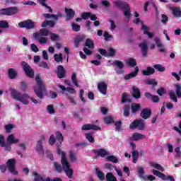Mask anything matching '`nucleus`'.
Masks as SVG:
<instances>
[{
  "label": "nucleus",
  "mask_w": 181,
  "mask_h": 181,
  "mask_svg": "<svg viewBox=\"0 0 181 181\" xmlns=\"http://www.w3.org/2000/svg\"><path fill=\"white\" fill-rule=\"evenodd\" d=\"M57 153L58 155L62 156V160L61 162L62 163V166L59 164L57 162L54 163V168L57 172H59V173L63 172H65L66 176L69 177V179H71L73 177V169L70 168V163H69V161H67V159L66 158V153L64 151H62L59 147L57 148Z\"/></svg>",
  "instance_id": "nucleus-1"
},
{
  "label": "nucleus",
  "mask_w": 181,
  "mask_h": 181,
  "mask_svg": "<svg viewBox=\"0 0 181 181\" xmlns=\"http://www.w3.org/2000/svg\"><path fill=\"white\" fill-rule=\"evenodd\" d=\"M43 16L45 19H54L53 21H44L41 26L42 28H46V26H49V28H54V25L59 21V18H62L63 14L58 13L57 14H49V13H44Z\"/></svg>",
  "instance_id": "nucleus-2"
},
{
  "label": "nucleus",
  "mask_w": 181,
  "mask_h": 181,
  "mask_svg": "<svg viewBox=\"0 0 181 181\" xmlns=\"http://www.w3.org/2000/svg\"><path fill=\"white\" fill-rule=\"evenodd\" d=\"M11 97H13L14 100L20 101V103H22L24 105H28L29 104L28 100L30 98V96H29L28 93L22 94L21 93L16 91L15 89H11Z\"/></svg>",
  "instance_id": "nucleus-3"
},
{
  "label": "nucleus",
  "mask_w": 181,
  "mask_h": 181,
  "mask_svg": "<svg viewBox=\"0 0 181 181\" xmlns=\"http://www.w3.org/2000/svg\"><path fill=\"white\" fill-rule=\"evenodd\" d=\"M35 81L37 83V87H34V92L36 94L37 97L42 100L43 98V93H45L46 87L45 86V83L42 82V79L39 76H37L35 77Z\"/></svg>",
  "instance_id": "nucleus-4"
},
{
  "label": "nucleus",
  "mask_w": 181,
  "mask_h": 181,
  "mask_svg": "<svg viewBox=\"0 0 181 181\" xmlns=\"http://www.w3.org/2000/svg\"><path fill=\"white\" fill-rule=\"evenodd\" d=\"M93 49H94V42L90 39H87L85 42V47L83 52L88 56H90L93 53Z\"/></svg>",
  "instance_id": "nucleus-5"
},
{
  "label": "nucleus",
  "mask_w": 181,
  "mask_h": 181,
  "mask_svg": "<svg viewBox=\"0 0 181 181\" xmlns=\"http://www.w3.org/2000/svg\"><path fill=\"white\" fill-rule=\"evenodd\" d=\"M130 129H138L140 131L145 129V122L142 119H136L130 124Z\"/></svg>",
  "instance_id": "nucleus-6"
},
{
  "label": "nucleus",
  "mask_w": 181,
  "mask_h": 181,
  "mask_svg": "<svg viewBox=\"0 0 181 181\" xmlns=\"http://www.w3.org/2000/svg\"><path fill=\"white\" fill-rule=\"evenodd\" d=\"M21 66L23 69L24 70L26 76L30 77V78H33V76H35V72H33V69L28 64V63L25 62H21Z\"/></svg>",
  "instance_id": "nucleus-7"
},
{
  "label": "nucleus",
  "mask_w": 181,
  "mask_h": 181,
  "mask_svg": "<svg viewBox=\"0 0 181 181\" xmlns=\"http://www.w3.org/2000/svg\"><path fill=\"white\" fill-rule=\"evenodd\" d=\"M152 172H153V174L155 175V176H158V177H160V179H162V180L175 181V177H173V176L172 175L166 176V175L160 173L157 170H153Z\"/></svg>",
  "instance_id": "nucleus-8"
},
{
  "label": "nucleus",
  "mask_w": 181,
  "mask_h": 181,
  "mask_svg": "<svg viewBox=\"0 0 181 181\" xmlns=\"http://www.w3.org/2000/svg\"><path fill=\"white\" fill-rule=\"evenodd\" d=\"M16 165V159L11 158L7 161V168L9 172L13 175H18V171L15 169V166Z\"/></svg>",
  "instance_id": "nucleus-9"
},
{
  "label": "nucleus",
  "mask_w": 181,
  "mask_h": 181,
  "mask_svg": "<svg viewBox=\"0 0 181 181\" xmlns=\"http://www.w3.org/2000/svg\"><path fill=\"white\" fill-rule=\"evenodd\" d=\"M18 12H19V11L16 7L2 8L0 10V15H7L8 16H11V15L18 13Z\"/></svg>",
  "instance_id": "nucleus-10"
},
{
  "label": "nucleus",
  "mask_w": 181,
  "mask_h": 181,
  "mask_svg": "<svg viewBox=\"0 0 181 181\" xmlns=\"http://www.w3.org/2000/svg\"><path fill=\"white\" fill-rule=\"evenodd\" d=\"M112 66H115V71L117 74H124V70L122 69H124V63L119 60H116L114 61L112 63Z\"/></svg>",
  "instance_id": "nucleus-11"
},
{
  "label": "nucleus",
  "mask_w": 181,
  "mask_h": 181,
  "mask_svg": "<svg viewBox=\"0 0 181 181\" xmlns=\"http://www.w3.org/2000/svg\"><path fill=\"white\" fill-rule=\"evenodd\" d=\"M18 26L19 28H25L26 29H33L35 28V22L32 21V20H27L20 22Z\"/></svg>",
  "instance_id": "nucleus-12"
},
{
  "label": "nucleus",
  "mask_w": 181,
  "mask_h": 181,
  "mask_svg": "<svg viewBox=\"0 0 181 181\" xmlns=\"http://www.w3.org/2000/svg\"><path fill=\"white\" fill-rule=\"evenodd\" d=\"M0 146L5 148V151H8V152L12 149L11 144L5 142V137L2 134H0Z\"/></svg>",
  "instance_id": "nucleus-13"
},
{
  "label": "nucleus",
  "mask_w": 181,
  "mask_h": 181,
  "mask_svg": "<svg viewBox=\"0 0 181 181\" xmlns=\"http://www.w3.org/2000/svg\"><path fill=\"white\" fill-rule=\"evenodd\" d=\"M57 76L58 78H64L66 77V70L62 65H59L57 68Z\"/></svg>",
  "instance_id": "nucleus-14"
},
{
  "label": "nucleus",
  "mask_w": 181,
  "mask_h": 181,
  "mask_svg": "<svg viewBox=\"0 0 181 181\" xmlns=\"http://www.w3.org/2000/svg\"><path fill=\"white\" fill-rule=\"evenodd\" d=\"M146 136L144 134L140 133H134L132 136L129 137L130 141H142L145 139Z\"/></svg>",
  "instance_id": "nucleus-15"
},
{
  "label": "nucleus",
  "mask_w": 181,
  "mask_h": 181,
  "mask_svg": "<svg viewBox=\"0 0 181 181\" xmlns=\"http://www.w3.org/2000/svg\"><path fill=\"white\" fill-rule=\"evenodd\" d=\"M90 129H93L94 131H100L101 127L90 124H84L82 126V131H90Z\"/></svg>",
  "instance_id": "nucleus-16"
},
{
  "label": "nucleus",
  "mask_w": 181,
  "mask_h": 181,
  "mask_svg": "<svg viewBox=\"0 0 181 181\" xmlns=\"http://www.w3.org/2000/svg\"><path fill=\"white\" fill-rule=\"evenodd\" d=\"M107 83H105V82H100L98 84V90L101 93V94H103V95H107Z\"/></svg>",
  "instance_id": "nucleus-17"
},
{
  "label": "nucleus",
  "mask_w": 181,
  "mask_h": 181,
  "mask_svg": "<svg viewBox=\"0 0 181 181\" xmlns=\"http://www.w3.org/2000/svg\"><path fill=\"white\" fill-rule=\"evenodd\" d=\"M35 151L41 156H45V149L43 148V144L40 143V141H37Z\"/></svg>",
  "instance_id": "nucleus-18"
},
{
  "label": "nucleus",
  "mask_w": 181,
  "mask_h": 181,
  "mask_svg": "<svg viewBox=\"0 0 181 181\" xmlns=\"http://www.w3.org/2000/svg\"><path fill=\"white\" fill-rule=\"evenodd\" d=\"M93 153L96 155V156H101V158H105L107 155H110L108 151L105 149H98V150H93Z\"/></svg>",
  "instance_id": "nucleus-19"
},
{
  "label": "nucleus",
  "mask_w": 181,
  "mask_h": 181,
  "mask_svg": "<svg viewBox=\"0 0 181 181\" xmlns=\"http://www.w3.org/2000/svg\"><path fill=\"white\" fill-rule=\"evenodd\" d=\"M141 30H143L144 35H146L149 39H152L153 37V33H149V27L144 25L143 23H141Z\"/></svg>",
  "instance_id": "nucleus-20"
},
{
  "label": "nucleus",
  "mask_w": 181,
  "mask_h": 181,
  "mask_svg": "<svg viewBox=\"0 0 181 181\" xmlns=\"http://www.w3.org/2000/svg\"><path fill=\"white\" fill-rule=\"evenodd\" d=\"M138 73H139V68L136 66L134 71L124 76V80H129L131 78H134V77H136V76H138Z\"/></svg>",
  "instance_id": "nucleus-21"
},
{
  "label": "nucleus",
  "mask_w": 181,
  "mask_h": 181,
  "mask_svg": "<svg viewBox=\"0 0 181 181\" xmlns=\"http://www.w3.org/2000/svg\"><path fill=\"white\" fill-rule=\"evenodd\" d=\"M50 35V32L46 28H41L39 33L34 34V37H40V36H48Z\"/></svg>",
  "instance_id": "nucleus-22"
},
{
  "label": "nucleus",
  "mask_w": 181,
  "mask_h": 181,
  "mask_svg": "<svg viewBox=\"0 0 181 181\" xmlns=\"http://www.w3.org/2000/svg\"><path fill=\"white\" fill-rule=\"evenodd\" d=\"M155 42L157 47L159 49V52L160 53H165L166 52V49H165V47H163V44L160 42V39L159 37H156L155 38Z\"/></svg>",
  "instance_id": "nucleus-23"
},
{
  "label": "nucleus",
  "mask_w": 181,
  "mask_h": 181,
  "mask_svg": "<svg viewBox=\"0 0 181 181\" xmlns=\"http://www.w3.org/2000/svg\"><path fill=\"white\" fill-rule=\"evenodd\" d=\"M151 114H152V112L151 111V109L146 108L141 111V113L140 115L144 119H148V118L151 117Z\"/></svg>",
  "instance_id": "nucleus-24"
},
{
  "label": "nucleus",
  "mask_w": 181,
  "mask_h": 181,
  "mask_svg": "<svg viewBox=\"0 0 181 181\" xmlns=\"http://www.w3.org/2000/svg\"><path fill=\"white\" fill-rule=\"evenodd\" d=\"M58 87L61 88V90H62V94H64L65 91H67L68 93H69V94H76V90L71 87H68L67 88H66L64 86L62 85H58Z\"/></svg>",
  "instance_id": "nucleus-25"
},
{
  "label": "nucleus",
  "mask_w": 181,
  "mask_h": 181,
  "mask_svg": "<svg viewBox=\"0 0 181 181\" xmlns=\"http://www.w3.org/2000/svg\"><path fill=\"white\" fill-rule=\"evenodd\" d=\"M139 46L141 48L143 56L144 57H146V54H148V44H146L145 42H143Z\"/></svg>",
  "instance_id": "nucleus-26"
},
{
  "label": "nucleus",
  "mask_w": 181,
  "mask_h": 181,
  "mask_svg": "<svg viewBox=\"0 0 181 181\" xmlns=\"http://www.w3.org/2000/svg\"><path fill=\"white\" fill-rule=\"evenodd\" d=\"M65 12L66 13V21H70V19H73V18H74V15H76V13L71 8H65Z\"/></svg>",
  "instance_id": "nucleus-27"
},
{
  "label": "nucleus",
  "mask_w": 181,
  "mask_h": 181,
  "mask_svg": "<svg viewBox=\"0 0 181 181\" xmlns=\"http://www.w3.org/2000/svg\"><path fill=\"white\" fill-rule=\"evenodd\" d=\"M133 90V93H132V95L134 98H141V90H139V88H138V87L136 86H133L132 88Z\"/></svg>",
  "instance_id": "nucleus-28"
},
{
  "label": "nucleus",
  "mask_w": 181,
  "mask_h": 181,
  "mask_svg": "<svg viewBox=\"0 0 181 181\" xmlns=\"http://www.w3.org/2000/svg\"><path fill=\"white\" fill-rule=\"evenodd\" d=\"M150 166L151 168H154V169H157L158 170H160V172H164L165 171V168H163V167H162V165H160V164H159L158 163L151 162L150 163Z\"/></svg>",
  "instance_id": "nucleus-29"
},
{
  "label": "nucleus",
  "mask_w": 181,
  "mask_h": 181,
  "mask_svg": "<svg viewBox=\"0 0 181 181\" xmlns=\"http://www.w3.org/2000/svg\"><path fill=\"white\" fill-rule=\"evenodd\" d=\"M171 11H173V15L175 16V18H180L181 16V8L180 7H174L170 8Z\"/></svg>",
  "instance_id": "nucleus-30"
},
{
  "label": "nucleus",
  "mask_w": 181,
  "mask_h": 181,
  "mask_svg": "<svg viewBox=\"0 0 181 181\" xmlns=\"http://www.w3.org/2000/svg\"><path fill=\"white\" fill-rule=\"evenodd\" d=\"M7 142L8 144H18V142H19V139L15 138L14 134H10L7 137Z\"/></svg>",
  "instance_id": "nucleus-31"
},
{
  "label": "nucleus",
  "mask_w": 181,
  "mask_h": 181,
  "mask_svg": "<svg viewBox=\"0 0 181 181\" xmlns=\"http://www.w3.org/2000/svg\"><path fill=\"white\" fill-rule=\"evenodd\" d=\"M153 73H155V69L152 67H148L147 70L142 71L144 76H151V74H153Z\"/></svg>",
  "instance_id": "nucleus-32"
},
{
  "label": "nucleus",
  "mask_w": 181,
  "mask_h": 181,
  "mask_svg": "<svg viewBox=\"0 0 181 181\" xmlns=\"http://www.w3.org/2000/svg\"><path fill=\"white\" fill-rule=\"evenodd\" d=\"M126 64L130 66V67H135L136 66V60L134 58H129L126 60Z\"/></svg>",
  "instance_id": "nucleus-33"
},
{
  "label": "nucleus",
  "mask_w": 181,
  "mask_h": 181,
  "mask_svg": "<svg viewBox=\"0 0 181 181\" xmlns=\"http://www.w3.org/2000/svg\"><path fill=\"white\" fill-rule=\"evenodd\" d=\"M95 172L99 180H104V179H105V175H104V173L100 170V169L95 168Z\"/></svg>",
  "instance_id": "nucleus-34"
},
{
  "label": "nucleus",
  "mask_w": 181,
  "mask_h": 181,
  "mask_svg": "<svg viewBox=\"0 0 181 181\" xmlns=\"http://www.w3.org/2000/svg\"><path fill=\"white\" fill-rule=\"evenodd\" d=\"M8 74L9 78H11V80H13V78H16V71H15V69H9Z\"/></svg>",
  "instance_id": "nucleus-35"
},
{
  "label": "nucleus",
  "mask_w": 181,
  "mask_h": 181,
  "mask_svg": "<svg viewBox=\"0 0 181 181\" xmlns=\"http://www.w3.org/2000/svg\"><path fill=\"white\" fill-rule=\"evenodd\" d=\"M115 5L117 6V8H120L121 9H124L126 6H127L128 4L124 3L121 0H118L117 1H115Z\"/></svg>",
  "instance_id": "nucleus-36"
},
{
  "label": "nucleus",
  "mask_w": 181,
  "mask_h": 181,
  "mask_svg": "<svg viewBox=\"0 0 181 181\" xmlns=\"http://www.w3.org/2000/svg\"><path fill=\"white\" fill-rule=\"evenodd\" d=\"M54 59L57 63H63V54L59 53V54H55L54 55Z\"/></svg>",
  "instance_id": "nucleus-37"
},
{
  "label": "nucleus",
  "mask_w": 181,
  "mask_h": 181,
  "mask_svg": "<svg viewBox=\"0 0 181 181\" xmlns=\"http://www.w3.org/2000/svg\"><path fill=\"white\" fill-rule=\"evenodd\" d=\"M106 181H117V177L112 175V173H107L106 174Z\"/></svg>",
  "instance_id": "nucleus-38"
},
{
  "label": "nucleus",
  "mask_w": 181,
  "mask_h": 181,
  "mask_svg": "<svg viewBox=\"0 0 181 181\" xmlns=\"http://www.w3.org/2000/svg\"><path fill=\"white\" fill-rule=\"evenodd\" d=\"M47 0H37V2L40 4V5H42V6H45L47 9H48V11L50 12V13H53V10L50 6H47L45 2H46Z\"/></svg>",
  "instance_id": "nucleus-39"
},
{
  "label": "nucleus",
  "mask_w": 181,
  "mask_h": 181,
  "mask_svg": "<svg viewBox=\"0 0 181 181\" xmlns=\"http://www.w3.org/2000/svg\"><path fill=\"white\" fill-rule=\"evenodd\" d=\"M56 139H57V141H59L60 145H62V142H63V141H64V139L63 137V134H62V132H56Z\"/></svg>",
  "instance_id": "nucleus-40"
},
{
  "label": "nucleus",
  "mask_w": 181,
  "mask_h": 181,
  "mask_svg": "<svg viewBox=\"0 0 181 181\" xmlns=\"http://www.w3.org/2000/svg\"><path fill=\"white\" fill-rule=\"evenodd\" d=\"M131 108L133 114H135V112H136V111L141 108V105L139 103H133L131 106Z\"/></svg>",
  "instance_id": "nucleus-41"
},
{
  "label": "nucleus",
  "mask_w": 181,
  "mask_h": 181,
  "mask_svg": "<svg viewBox=\"0 0 181 181\" xmlns=\"http://www.w3.org/2000/svg\"><path fill=\"white\" fill-rule=\"evenodd\" d=\"M132 158H133V163H136L138 161V158H139V152L136 151H134L132 152Z\"/></svg>",
  "instance_id": "nucleus-42"
},
{
  "label": "nucleus",
  "mask_w": 181,
  "mask_h": 181,
  "mask_svg": "<svg viewBox=\"0 0 181 181\" xmlns=\"http://www.w3.org/2000/svg\"><path fill=\"white\" fill-rule=\"evenodd\" d=\"M175 93H176L177 97L178 98H181V86H180V85L176 84L175 86Z\"/></svg>",
  "instance_id": "nucleus-43"
},
{
  "label": "nucleus",
  "mask_w": 181,
  "mask_h": 181,
  "mask_svg": "<svg viewBox=\"0 0 181 181\" xmlns=\"http://www.w3.org/2000/svg\"><path fill=\"white\" fill-rule=\"evenodd\" d=\"M69 159L71 162H76L77 160V155L73 151H69Z\"/></svg>",
  "instance_id": "nucleus-44"
},
{
  "label": "nucleus",
  "mask_w": 181,
  "mask_h": 181,
  "mask_svg": "<svg viewBox=\"0 0 181 181\" xmlns=\"http://www.w3.org/2000/svg\"><path fill=\"white\" fill-rule=\"evenodd\" d=\"M9 24L6 21H0V29H8Z\"/></svg>",
  "instance_id": "nucleus-45"
},
{
  "label": "nucleus",
  "mask_w": 181,
  "mask_h": 181,
  "mask_svg": "<svg viewBox=\"0 0 181 181\" xmlns=\"http://www.w3.org/2000/svg\"><path fill=\"white\" fill-rule=\"evenodd\" d=\"M107 160L112 162L113 163H118V158H117L115 156H108L107 157Z\"/></svg>",
  "instance_id": "nucleus-46"
},
{
  "label": "nucleus",
  "mask_w": 181,
  "mask_h": 181,
  "mask_svg": "<svg viewBox=\"0 0 181 181\" xmlns=\"http://www.w3.org/2000/svg\"><path fill=\"white\" fill-rule=\"evenodd\" d=\"M122 9H124V16H126V18H129V16H131V13L129 12V6H128V4Z\"/></svg>",
  "instance_id": "nucleus-47"
},
{
  "label": "nucleus",
  "mask_w": 181,
  "mask_h": 181,
  "mask_svg": "<svg viewBox=\"0 0 181 181\" xmlns=\"http://www.w3.org/2000/svg\"><path fill=\"white\" fill-rule=\"evenodd\" d=\"M71 81L76 87H78V83L77 82V75L76 74V73H74L72 74Z\"/></svg>",
  "instance_id": "nucleus-48"
},
{
  "label": "nucleus",
  "mask_w": 181,
  "mask_h": 181,
  "mask_svg": "<svg viewBox=\"0 0 181 181\" xmlns=\"http://www.w3.org/2000/svg\"><path fill=\"white\" fill-rule=\"evenodd\" d=\"M35 39H37L39 43H40V45H45L46 43H47V38L45 37H41L40 36L39 37H35Z\"/></svg>",
  "instance_id": "nucleus-49"
},
{
  "label": "nucleus",
  "mask_w": 181,
  "mask_h": 181,
  "mask_svg": "<svg viewBox=\"0 0 181 181\" xmlns=\"http://www.w3.org/2000/svg\"><path fill=\"white\" fill-rule=\"evenodd\" d=\"M138 174H139V177H140V179H144V177H145V170H144V168H139L138 169Z\"/></svg>",
  "instance_id": "nucleus-50"
},
{
  "label": "nucleus",
  "mask_w": 181,
  "mask_h": 181,
  "mask_svg": "<svg viewBox=\"0 0 181 181\" xmlns=\"http://www.w3.org/2000/svg\"><path fill=\"white\" fill-rule=\"evenodd\" d=\"M170 98L174 101L175 103H177V98H176V94L173 91L170 90L169 92Z\"/></svg>",
  "instance_id": "nucleus-51"
},
{
  "label": "nucleus",
  "mask_w": 181,
  "mask_h": 181,
  "mask_svg": "<svg viewBox=\"0 0 181 181\" xmlns=\"http://www.w3.org/2000/svg\"><path fill=\"white\" fill-rule=\"evenodd\" d=\"M20 90H21V91H26V90H28V84L26 82L22 81L21 83Z\"/></svg>",
  "instance_id": "nucleus-52"
},
{
  "label": "nucleus",
  "mask_w": 181,
  "mask_h": 181,
  "mask_svg": "<svg viewBox=\"0 0 181 181\" xmlns=\"http://www.w3.org/2000/svg\"><path fill=\"white\" fill-rule=\"evenodd\" d=\"M5 128V131L7 133L11 132V131H12V129H13V124H8L4 126Z\"/></svg>",
  "instance_id": "nucleus-53"
},
{
  "label": "nucleus",
  "mask_w": 181,
  "mask_h": 181,
  "mask_svg": "<svg viewBox=\"0 0 181 181\" xmlns=\"http://www.w3.org/2000/svg\"><path fill=\"white\" fill-rule=\"evenodd\" d=\"M84 36H80L75 40V46L76 47H78V45H80L81 42H83L84 40Z\"/></svg>",
  "instance_id": "nucleus-54"
},
{
  "label": "nucleus",
  "mask_w": 181,
  "mask_h": 181,
  "mask_svg": "<svg viewBox=\"0 0 181 181\" xmlns=\"http://www.w3.org/2000/svg\"><path fill=\"white\" fill-rule=\"evenodd\" d=\"M104 121L105 124H111L114 122V118H112L111 116H107L105 117Z\"/></svg>",
  "instance_id": "nucleus-55"
},
{
  "label": "nucleus",
  "mask_w": 181,
  "mask_h": 181,
  "mask_svg": "<svg viewBox=\"0 0 181 181\" xmlns=\"http://www.w3.org/2000/svg\"><path fill=\"white\" fill-rule=\"evenodd\" d=\"M109 22L110 23V30L112 32L115 30V29L117 28V25H115V22L113 20H109Z\"/></svg>",
  "instance_id": "nucleus-56"
},
{
  "label": "nucleus",
  "mask_w": 181,
  "mask_h": 181,
  "mask_svg": "<svg viewBox=\"0 0 181 181\" xmlns=\"http://www.w3.org/2000/svg\"><path fill=\"white\" fill-rule=\"evenodd\" d=\"M154 69H156V70H158V71H160V72L165 71V67L161 64L154 65Z\"/></svg>",
  "instance_id": "nucleus-57"
},
{
  "label": "nucleus",
  "mask_w": 181,
  "mask_h": 181,
  "mask_svg": "<svg viewBox=\"0 0 181 181\" xmlns=\"http://www.w3.org/2000/svg\"><path fill=\"white\" fill-rule=\"evenodd\" d=\"M129 96L127 95V93H123L122 98V103L124 104V103H127V101H129Z\"/></svg>",
  "instance_id": "nucleus-58"
},
{
  "label": "nucleus",
  "mask_w": 181,
  "mask_h": 181,
  "mask_svg": "<svg viewBox=\"0 0 181 181\" xmlns=\"http://www.w3.org/2000/svg\"><path fill=\"white\" fill-rule=\"evenodd\" d=\"M47 110L49 114H54V107L52 105H47Z\"/></svg>",
  "instance_id": "nucleus-59"
},
{
  "label": "nucleus",
  "mask_w": 181,
  "mask_h": 181,
  "mask_svg": "<svg viewBox=\"0 0 181 181\" xmlns=\"http://www.w3.org/2000/svg\"><path fill=\"white\" fill-rule=\"evenodd\" d=\"M86 138L91 143L94 142V138L93 137V134L91 133L86 134Z\"/></svg>",
  "instance_id": "nucleus-60"
},
{
  "label": "nucleus",
  "mask_w": 181,
  "mask_h": 181,
  "mask_svg": "<svg viewBox=\"0 0 181 181\" xmlns=\"http://www.w3.org/2000/svg\"><path fill=\"white\" fill-rule=\"evenodd\" d=\"M144 180H156V177L153 175H145L143 177Z\"/></svg>",
  "instance_id": "nucleus-61"
},
{
  "label": "nucleus",
  "mask_w": 181,
  "mask_h": 181,
  "mask_svg": "<svg viewBox=\"0 0 181 181\" xmlns=\"http://www.w3.org/2000/svg\"><path fill=\"white\" fill-rule=\"evenodd\" d=\"M103 36H104L105 40H107V41L111 40V39H112V35H110L108 32H105Z\"/></svg>",
  "instance_id": "nucleus-62"
},
{
  "label": "nucleus",
  "mask_w": 181,
  "mask_h": 181,
  "mask_svg": "<svg viewBox=\"0 0 181 181\" xmlns=\"http://www.w3.org/2000/svg\"><path fill=\"white\" fill-rule=\"evenodd\" d=\"M49 35L51 36V40H53V41L59 40V35H57V34L49 33Z\"/></svg>",
  "instance_id": "nucleus-63"
},
{
  "label": "nucleus",
  "mask_w": 181,
  "mask_h": 181,
  "mask_svg": "<svg viewBox=\"0 0 181 181\" xmlns=\"http://www.w3.org/2000/svg\"><path fill=\"white\" fill-rule=\"evenodd\" d=\"M49 145H54V142H56V139L54 138V135L52 134L48 141Z\"/></svg>",
  "instance_id": "nucleus-64"
}]
</instances>
